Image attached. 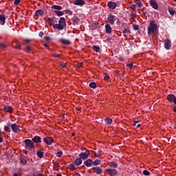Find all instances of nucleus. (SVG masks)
<instances>
[{"label": "nucleus", "instance_id": "1", "mask_svg": "<svg viewBox=\"0 0 176 176\" xmlns=\"http://www.w3.org/2000/svg\"><path fill=\"white\" fill-rule=\"evenodd\" d=\"M47 22L50 26H52L55 30H58L59 31H63L64 28L67 27V22H65V18L61 17L59 19L58 23L56 20V17L47 18Z\"/></svg>", "mask_w": 176, "mask_h": 176}, {"label": "nucleus", "instance_id": "2", "mask_svg": "<svg viewBox=\"0 0 176 176\" xmlns=\"http://www.w3.org/2000/svg\"><path fill=\"white\" fill-rule=\"evenodd\" d=\"M155 21H150L148 28V34L151 35V34H157V24L155 23Z\"/></svg>", "mask_w": 176, "mask_h": 176}, {"label": "nucleus", "instance_id": "3", "mask_svg": "<svg viewBox=\"0 0 176 176\" xmlns=\"http://www.w3.org/2000/svg\"><path fill=\"white\" fill-rule=\"evenodd\" d=\"M25 142V148L26 149H35V144H34V142L30 139H26L24 140Z\"/></svg>", "mask_w": 176, "mask_h": 176}, {"label": "nucleus", "instance_id": "4", "mask_svg": "<svg viewBox=\"0 0 176 176\" xmlns=\"http://www.w3.org/2000/svg\"><path fill=\"white\" fill-rule=\"evenodd\" d=\"M85 152L80 153L78 155L79 157L82 160H86V159H87V157L90 156V151L87 150V148H85Z\"/></svg>", "mask_w": 176, "mask_h": 176}, {"label": "nucleus", "instance_id": "5", "mask_svg": "<svg viewBox=\"0 0 176 176\" xmlns=\"http://www.w3.org/2000/svg\"><path fill=\"white\" fill-rule=\"evenodd\" d=\"M149 4L155 10H157L159 9V4H157L156 0H149Z\"/></svg>", "mask_w": 176, "mask_h": 176}, {"label": "nucleus", "instance_id": "6", "mask_svg": "<svg viewBox=\"0 0 176 176\" xmlns=\"http://www.w3.org/2000/svg\"><path fill=\"white\" fill-rule=\"evenodd\" d=\"M166 100L168 102H173L176 105V97L173 94H168L166 96Z\"/></svg>", "mask_w": 176, "mask_h": 176}, {"label": "nucleus", "instance_id": "7", "mask_svg": "<svg viewBox=\"0 0 176 176\" xmlns=\"http://www.w3.org/2000/svg\"><path fill=\"white\" fill-rule=\"evenodd\" d=\"M43 141L47 145H52L54 142V139L52 137H46L43 138Z\"/></svg>", "mask_w": 176, "mask_h": 176}, {"label": "nucleus", "instance_id": "8", "mask_svg": "<svg viewBox=\"0 0 176 176\" xmlns=\"http://www.w3.org/2000/svg\"><path fill=\"white\" fill-rule=\"evenodd\" d=\"M28 160V157H26L25 155L21 154L20 162H21V164H22V166L27 165Z\"/></svg>", "mask_w": 176, "mask_h": 176}, {"label": "nucleus", "instance_id": "9", "mask_svg": "<svg viewBox=\"0 0 176 176\" xmlns=\"http://www.w3.org/2000/svg\"><path fill=\"white\" fill-rule=\"evenodd\" d=\"M171 41L168 38L165 39L164 41V48L166 50H170V47H171Z\"/></svg>", "mask_w": 176, "mask_h": 176}, {"label": "nucleus", "instance_id": "10", "mask_svg": "<svg viewBox=\"0 0 176 176\" xmlns=\"http://www.w3.org/2000/svg\"><path fill=\"white\" fill-rule=\"evenodd\" d=\"M92 170L95 174H97V175H100V174H102V169L100 168V166H95L92 168Z\"/></svg>", "mask_w": 176, "mask_h": 176}, {"label": "nucleus", "instance_id": "11", "mask_svg": "<svg viewBox=\"0 0 176 176\" xmlns=\"http://www.w3.org/2000/svg\"><path fill=\"white\" fill-rule=\"evenodd\" d=\"M11 129L15 134H17V133H19V131H20V128L19 127L17 124H15V123L11 124Z\"/></svg>", "mask_w": 176, "mask_h": 176}, {"label": "nucleus", "instance_id": "12", "mask_svg": "<svg viewBox=\"0 0 176 176\" xmlns=\"http://www.w3.org/2000/svg\"><path fill=\"white\" fill-rule=\"evenodd\" d=\"M107 6H108L109 9L113 10L116 9L117 4L116 2L109 1L107 3Z\"/></svg>", "mask_w": 176, "mask_h": 176}, {"label": "nucleus", "instance_id": "13", "mask_svg": "<svg viewBox=\"0 0 176 176\" xmlns=\"http://www.w3.org/2000/svg\"><path fill=\"white\" fill-rule=\"evenodd\" d=\"M106 172H107V173L111 176L118 175V170H116V169H112V168L106 169Z\"/></svg>", "mask_w": 176, "mask_h": 176}, {"label": "nucleus", "instance_id": "14", "mask_svg": "<svg viewBox=\"0 0 176 176\" xmlns=\"http://www.w3.org/2000/svg\"><path fill=\"white\" fill-rule=\"evenodd\" d=\"M32 141L35 144H41L42 142V138L41 136L36 135L32 138Z\"/></svg>", "mask_w": 176, "mask_h": 176}, {"label": "nucleus", "instance_id": "15", "mask_svg": "<svg viewBox=\"0 0 176 176\" xmlns=\"http://www.w3.org/2000/svg\"><path fill=\"white\" fill-rule=\"evenodd\" d=\"M107 21L109 24H115V15L110 14L107 17Z\"/></svg>", "mask_w": 176, "mask_h": 176}, {"label": "nucleus", "instance_id": "16", "mask_svg": "<svg viewBox=\"0 0 176 176\" xmlns=\"http://www.w3.org/2000/svg\"><path fill=\"white\" fill-rule=\"evenodd\" d=\"M74 5H76V6H83L86 2L83 0H75L73 2Z\"/></svg>", "mask_w": 176, "mask_h": 176}, {"label": "nucleus", "instance_id": "17", "mask_svg": "<svg viewBox=\"0 0 176 176\" xmlns=\"http://www.w3.org/2000/svg\"><path fill=\"white\" fill-rule=\"evenodd\" d=\"M3 111L8 112L9 113H13V108L10 106H4Z\"/></svg>", "mask_w": 176, "mask_h": 176}, {"label": "nucleus", "instance_id": "18", "mask_svg": "<svg viewBox=\"0 0 176 176\" xmlns=\"http://www.w3.org/2000/svg\"><path fill=\"white\" fill-rule=\"evenodd\" d=\"M104 28L106 34H111L112 32V28L111 27V25H109V23H107L105 25Z\"/></svg>", "mask_w": 176, "mask_h": 176}, {"label": "nucleus", "instance_id": "19", "mask_svg": "<svg viewBox=\"0 0 176 176\" xmlns=\"http://www.w3.org/2000/svg\"><path fill=\"white\" fill-rule=\"evenodd\" d=\"M84 164L85 166H86V167H91V166H93V160H87L86 161H85Z\"/></svg>", "mask_w": 176, "mask_h": 176}, {"label": "nucleus", "instance_id": "20", "mask_svg": "<svg viewBox=\"0 0 176 176\" xmlns=\"http://www.w3.org/2000/svg\"><path fill=\"white\" fill-rule=\"evenodd\" d=\"M5 21H6V16L5 14H0V24L5 25Z\"/></svg>", "mask_w": 176, "mask_h": 176}, {"label": "nucleus", "instance_id": "21", "mask_svg": "<svg viewBox=\"0 0 176 176\" xmlns=\"http://www.w3.org/2000/svg\"><path fill=\"white\" fill-rule=\"evenodd\" d=\"M10 127H12V124L10 122H8L6 125L4 126L5 131L10 133Z\"/></svg>", "mask_w": 176, "mask_h": 176}, {"label": "nucleus", "instance_id": "22", "mask_svg": "<svg viewBox=\"0 0 176 176\" xmlns=\"http://www.w3.org/2000/svg\"><path fill=\"white\" fill-rule=\"evenodd\" d=\"M45 14V12L42 10H37L35 11V16L37 17H39V16H43Z\"/></svg>", "mask_w": 176, "mask_h": 176}, {"label": "nucleus", "instance_id": "23", "mask_svg": "<svg viewBox=\"0 0 176 176\" xmlns=\"http://www.w3.org/2000/svg\"><path fill=\"white\" fill-rule=\"evenodd\" d=\"M109 166L111 168H118V164L116 162H110L109 163Z\"/></svg>", "mask_w": 176, "mask_h": 176}, {"label": "nucleus", "instance_id": "24", "mask_svg": "<svg viewBox=\"0 0 176 176\" xmlns=\"http://www.w3.org/2000/svg\"><path fill=\"white\" fill-rule=\"evenodd\" d=\"M59 41H60L61 42V43H63V45H71V41H68V40H67V39H65V38H60Z\"/></svg>", "mask_w": 176, "mask_h": 176}, {"label": "nucleus", "instance_id": "25", "mask_svg": "<svg viewBox=\"0 0 176 176\" xmlns=\"http://www.w3.org/2000/svg\"><path fill=\"white\" fill-rule=\"evenodd\" d=\"M74 24H78L79 23V21H80V19H79V17L74 16L72 19Z\"/></svg>", "mask_w": 176, "mask_h": 176}, {"label": "nucleus", "instance_id": "26", "mask_svg": "<svg viewBox=\"0 0 176 176\" xmlns=\"http://www.w3.org/2000/svg\"><path fill=\"white\" fill-rule=\"evenodd\" d=\"M74 164H76V166H80V164H82V158L79 157L76 159Z\"/></svg>", "mask_w": 176, "mask_h": 176}, {"label": "nucleus", "instance_id": "27", "mask_svg": "<svg viewBox=\"0 0 176 176\" xmlns=\"http://www.w3.org/2000/svg\"><path fill=\"white\" fill-rule=\"evenodd\" d=\"M52 9H54L55 10H62L63 7L61 6L53 5Z\"/></svg>", "mask_w": 176, "mask_h": 176}, {"label": "nucleus", "instance_id": "28", "mask_svg": "<svg viewBox=\"0 0 176 176\" xmlns=\"http://www.w3.org/2000/svg\"><path fill=\"white\" fill-rule=\"evenodd\" d=\"M168 10L170 16H174V14H175V10H174V8L168 7Z\"/></svg>", "mask_w": 176, "mask_h": 176}, {"label": "nucleus", "instance_id": "29", "mask_svg": "<svg viewBox=\"0 0 176 176\" xmlns=\"http://www.w3.org/2000/svg\"><path fill=\"white\" fill-rule=\"evenodd\" d=\"M54 13L58 16V17H61V16H64V12L63 11H58V10H55Z\"/></svg>", "mask_w": 176, "mask_h": 176}, {"label": "nucleus", "instance_id": "30", "mask_svg": "<svg viewBox=\"0 0 176 176\" xmlns=\"http://www.w3.org/2000/svg\"><path fill=\"white\" fill-rule=\"evenodd\" d=\"M93 50H94V52H96V53L100 52V47L97 46V45H94L92 47Z\"/></svg>", "mask_w": 176, "mask_h": 176}, {"label": "nucleus", "instance_id": "31", "mask_svg": "<svg viewBox=\"0 0 176 176\" xmlns=\"http://www.w3.org/2000/svg\"><path fill=\"white\" fill-rule=\"evenodd\" d=\"M36 155L38 156V157H40V159H42V157H43V151H37L36 152Z\"/></svg>", "mask_w": 176, "mask_h": 176}, {"label": "nucleus", "instance_id": "32", "mask_svg": "<svg viewBox=\"0 0 176 176\" xmlns=\"http://www.w3.org/2000/svg\"><path fill=\"white\" fill-rule=\"evenodd\" d=\"M89 87H91V89H96L97 87V84H96L94 82H92L89 84Z\"/></svg>", "mask_w": 176, "mask_h": 176}, {"label": "nucleus", "instance_id": "33", "mask_svg": "<svg viewBox=\"0 0 176 176\" xmlns=\"http://www.w3.org/2000/svg\"><path fill=\"white\" fill-rule=\"evenodd\" d=\"M100 164H101V161L98 160H96L94 162H93L94 166H100Z\"/></svg>", "mask_w": 176, "mask_h": 176}, {"label": "nucleus", "instance_id": "34", "mask_svg": "<svg viewBox=\"0 0 176 176\" xmlns=\"http://www.w3.org/2000/svg\"><path fill=\"white\" fill-rule=\"evenodd\" d=\"M135 3H136L137 6H138V8H142V3H141L140 0H137L135 1Z\"/></svg>", "mask_w": 176, "mask_h": 176}, {"label": "nucleus", "instance_id": "35", "mask_svg": "<svg viewBox=\"0 0 176 176\" xmlns=\"http://www.w3.org/2000/svg\"><path fill=\"white\" fill-rule=\"evenodd\" d=\"M132 27L135 30V31H138V30H140V26H138V25L137 24H133Z\"/></svg>", "mask_w": 176, "mask_h": 176}, {"label": "nucleus", "instance_id": "36", "mask_svg": "<svg viewBox=\"0 0 176 176\" xmlns=\"http://www.w3.org/2000/svg\"><path fill=\"white\" fill-rule=\"evenodd\" d=\"M105 123H107V124H111L112 123V119L111 118H107L105 120Z\"/></svg>", "mask_w": 176, "mask_h": 176}, {"label": "nucleus", "instance_id": "37", "mask_svg": "<svg viewBox=\"0 0 176 176\" xmlns=\"http://www.w3.org/2000/svg\"><path fill=\"white\" fill-rule=\"evenodd\" d=\"M144 175H151V172L148 171L147 170H143Z\"/></svg>", "mask_w": 176, "mask_h": 176}, {"label": "nucleus", "instance_id": "38", "mask_svg": "<svg viewBox=\"0 0 176 176\" xmlns=\"http://www.w3.org/2000/svg\"><path fill=\"white\" fill-rule=\"evenodd\" d=\"M122 34H131V32H130V30L129 29H124L123 31H122Z\"/></svg>", "mask_w": 176, "mask_h": 176}, {"label": "nucleus", "instance_id": "39", "mask_svg": "<svg viewBox=\"0 0 176 176\" xmlns=\"http://www.w3.org/2000/svg\"><path fill=\"white\" fill-rule=\"evenodd\" d=\"M131 9H132V10H133V12H135L137 10V6L135 5H131Z\"/></svg>", "mask_w": 176, "mask_h": 176}, {"label": "nucleus", "instance_id": "40", "mask_svg": "<svg viewBox=\"0 0 176 176\" xmlns=\"http://www.w3.org/2000/svg\"><path fill=\"white\" fill-rule=\"evenodd\" d=\"M31 49H32L31 46H27V47H25V51H26L28 53H30V52H31Z\"/></svg>", "mask_w": 176, "mask_h": 176}, {"label": "nucleus", "instance_id": "41", "mask_svg": "<svg viewBox=\"0 0 176 176\" xmlns=\"http://www.w3.org/2000/svg\"><path fill=\"white\" fill-rule=\"evenodd\" d=\"M2 135V131L0 129V144H1V142H3V138L1 137Z\"/></svg>", "mask_w": 176, "mask_h": 176}, {"label": "nucleus", "instance_id": "42", "mask_svg": "<svg viewBox=\"0 0 176 176\" xmlns=\"http://www.w3.org/2000/svg\"><path fill=\"white\" fill-rule=\"evenodd\" d=\"M109 79H110L109 75L104 74V80H109Z\"/></svg>", "mask_w": 176, "mask_h": 176}, {"label": "nucleus", "instance_id": "43", "mask_svg": "<svg viewBox=\"0 0 176 176\" xmlns=\"http://www.w3.org/2000/svg\"><path fill=\"white\" fill-rule=\"evenodd\" d=\"M57 157H61L63 156V151H59L56 153Z\"/></svg>", "mask_w": 176, "mask_h": 176}, {"label": "nucleus", "instance_id": "44", "mask_svg": "<svg viewBox=\"0 0 176 176\" xmlns=\"http://www.w3.org/2000/svg\"><path fill=\"white\" fill-rule=\"evenodd\" d=\"M67 14H69L70 16H72V11L70 10H65Z\"/></svg>", "mask_w": 176, "mask_h": 176}, {"label": "nucleus", "instance_id": "45", "mask_svg": "<svg viewBox=\"0 0 176 176\" xmlns=\"http://www.w3.org/2000/svg\"><path fill=\"white\" fill-rule=\"evenodd\" d=\"M0 47H3V49H6L7 46L3 43H1Z\"/></svg>", "mask_w": 176, "mask_h": 176}, {"label": "nucleus", "instance_id": "46", "mask_svg": "<svg viewBox=\"0 0 176 176\" xmlns=\"http://www.w3.org/2000/svg\"><path fill=\"white\" fill-rule=\"evenodd\" d=\"M60 65L62 68H65L67 67V63H60Z\"/></svg>", "mask_w": 176, "mask_h": 176}, {"label": "nucleus", "instance_id": "47", "mask_svg": "<svg viewBox=\"0 0 176 176\" xmlns=\"http://www.w3.org/2000/svg\"><path fill=\"white\" fill-rule=\"evenodd\" d=\"M44 39H45V41H52V38H50L49 36H45Z\"/></svg>", "mask_w": 176, "mask_h": 176}, {"label": "nucleus", "instance_id": "48", "mask_svg": "<svg viewBox=\"0 0 176 176\" xmlns=\"http://www.w3.org/2000/svg\"><path fill=\"white\" fill-rule=\"evenodd\" d=\"M53 56L55 57V58H60L61 57V55L60 54H54Z\"/></svg>", "mask_w": 176, "mask_h": 176}, {"label": "nucleus", "instance_id": "49", "mask_svg": "<svg viewBox=\"0 0 176 176\" xmlns=\"http://www.w3.org/2000/svg\"><path fill=\"white\" fill-rule=\"evenodd\" d=\"M24 42H26V43H30V42H32V40L30 39V38H25Z\"/></svg>", "mask_w": 176, "mask_h": 176}, {"label": "nucleus", "instance_id": "50", "mask_svg": "<svg viewBox=\"0 0 176 176\" xmlns=\"http://www.w3.org/2000/svg\"><path fill=\"white\" fill-rule=\"evenodd\" d=\"M45 35V33H43V32H40L38 33V36H40L41 38H42V36H43Z\"/></svg>", "mask_w": 176, "mask_h": 176}, {"label": "nucleus", "instance_id": "51", "mask_svg": "<svg viewBox=\"0 0 176 176\" xmlns=\"http://www.w3.org/2000/svg\"><path fill=\"white\" fill-rule=\"evenodd\" d=\"M19 3H20V0H14V4L17 6L19 5Z\"/></svg>", "mask_w": 176, "mask_h": 176}, {"label": "nucleus", "instance_id": "52", "mask_svg": "<svg viewBox=\"0 0 176 176\" xmlns=\"http://www.w3.org/2000/svg\"><path fill=\"white\" fill-rule=\"evenodd\" d=\"M126 67H128V68H130V69L133 68V63L127 64Z\"/></svg>", "mask_w": 176, "mask_h": 176}, {"label": "nucleus", "instance_id": "53", "mask_svg": "<svg viewBox=\"0 0 176 176\" xmlns=\"http://www.w3.org/2000/svg\"><path fill=\"white\" fill-rule=\"evenodd\" d=\"M15 49H21V45L20 44H16Z\"/></svg>", "mask_w": 176, "mask_h": 176}, {"label": "nucleus", "instance_id": "54", "mask_svg": "<svg viewBox=\"0 0 176 176\" xmlns=\"http://www.w3.org/2000/svg\"><path fill=\"white\" fill-rule=\"evenodd\" d=\"M77 67H78V68H82V63H78L77 64Z\"/></svg>", "mask_w": 176, "mask_h": 176}, {"label": "nucleus", "instance_id": "55", "mask_svg": "<svg viewBox=\"0 0 176 176\" xmlns=\"http://www.w3.org/2000/svg\"><path fill=\"white\" fill-rule=\"evenodd\" d=\"M94 155L96 157H100V154H97V153L94 152Z\"/></svg>", "mask_w": 176, "mask_h": 176}, {"label": "nucleus", "instance_id": "56", "mask_svg": "<svg viewBox=\"0 0 176 176\" xmlns=\"http://www.w3.org/2000/svg\"><path fill=\"white\" fill-rule=\"evenodd\" d=\"M131 19H135V14H131Z\"/></svg>", "mask_w": 176, "mask_h": 176}, {"label": "nucleus", "instance_id": "57", "mask_svg": "<svg viewBox=\"0 0 176 176\" xmlns=\"http://www.w3.org/2000/svg\"><path fill=\"white\" fill-rule=\"evenodd\" d=\"M173 111L176 112V105L175 107H173Z\"/></svg>", "mask_w": 176, "mask_h": 176}, {"label": "nucleus", "instance_id": "58", "mask_svg": "<svg viewBox=\"0 0 176 176\" xmlns=\"http://www.w3.org/2000/svg\"><path fill=\"white\" fill-rule=\"evenodd\" d=\"M82 109V108H80V107H77L76 108V111H80Z\"/></svg>", "mask_w": 176, "mask_h": 176}, {"label": "nucleus", "instance_id": "59", "mask_svg": "<svg viewBox=\"0 0 176 176\" xmlns=\"http://www.w3.org/2000/svg\"><path fill=\"white\" fill-rule=\"evenodd\" d=\"M76 176H81L80 173H76Z\"/></svg>", "mask_w": 176, "mask_h": 176}, {"label": "nucleus", "instance_id": "60", "mask_svg": "<svg viewBox=\"0 0 176 176\" xmlns=\"http://www.w3.org/2000/svg\"><path fill=\"white\" fill-rule=\"evenodd\" d=\"M36 176H43L42 173H38Z\"/></svg>", "mask_w": 176, "mask_h": 176}, {"label": "nucleus", "instance_id": "61", "mask_svg": "<svg viewBox=\"0 0 176 176\" xmlns=\"http://www.w3.org/2000/svg\"><path fill=\"white\" fill-rule=\"evenodd\" d=\"M44 46H45V47H49V45H47V44H44Z\"/></svg>", "mask_w": 176, "mask_h": 176}, {"label": "nucleus", "instance_id": "62", "mask_svg": "<svg viewBox=\"0 0 176 176\" xmlns=\"http://www.w3.org/2000/svg\"><path fill=\"white\" fill-rule=\"evenodd\" d=\"M55 166H56V167H60V164H55Z\"/></svg>", "mask_w": 176, "mask_h": 176}, {"label": "nucleus", "instance_id": "63", "mask_svg": "<svg viewBox=\"0 0 176 176\" xmlns=\"http://www.w3.org/2000/svg\"><path fill=\"white\" fill-rule=\"evenodd\" d=\"M14 176H19L17 173H14Z\"/></svg>", "mask_w": 176, "mask_h": 176}, {"label": "nucleus", "instance_id": "64", "mask_svg": "<svg viewBox=\"0 0 176 176\" xmlns=\"http://www.w3.org/2000/svg\"><path fill=\"white\" fill-rule=\"evenodd\" d=\"M173 128L176 129V124L173 126Z\"/></svg>", "mask_w": 176, "mask_h": 176}]
</instances>
